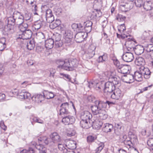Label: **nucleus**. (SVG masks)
<instances>
[{
	"label": "nucleus",
	"instance_id": "63",
	"mask_svg": "<svg viewBox=\"0 0 153 153\" xmlns=\"http://www.w3.org/2000/svg\"><path fill=\"white\" fill-rule=\"evenodd\" d=\"M149 35V34L148 32H147L146 31H144L143 34H142V38H143V39H145L147 38L148 36Z\"/></svg>",
	"mask_w": 153,
	"mask_h": 153
},
{
	"label": "nucleus",
	"instance_id": "3",
	"mask_svg": "<svg viewBox=\"0 0 153 153\" xmlns=\"http://www.w3.org/2000/svg\"><path fill=\"white\" fill-rule=\"evenodd\" d=\"M32 35V31L29 29H28L22 32L21 35H19V37L17 38V40L18 41H19L20 39V41L21 42H26V40H29L31 38Z\"/></svg>",
	"mask_w": 153,
	"mask_h": 153
},
{
	"label": "nucleus",
	"instance_id": "57",
	"mask_svg": "<svg viewBox=\"0 0 153 153\" xmlns=\"http://www.w3.org/2000/svg\"><path fill=\"white\" fill-rule=\"evenodd\" d=\"M84 24L85 26V27H92L93 23L91 21H88L85 22Z\"/></svg>",
	"mask_w": 153,
	"mask_h": 153
},
{
	"label": "nucleus",
	"instance_id": "54",
	"mask_svg": "<svg viewBox=\"0 0 153 153\" xmlns=\"http://www.w3.org/2000/svg\"><path fill=\"white\" fill-rule=\"evenodd\" d=\"M31 94H30L27 92L25 91L24 92L23 96L22 98V99H27L30 97Z\"/></svg>",
	"mask_w": 153,
	"mask_h": 153
},
{
	"label": "nucleus",
	"instance_id": "21",
	"mask_svg": "<svg viewBox=\"0 0 153 153\" xmlns=\"http://www.w3.org/2000/svg\"><path fill=\"white\" fill-rule=\"evenodd\" d=\"M93 120H92V121L93 122L92 123V125H93L95 128L97 129H100L102 125V122L100 119H97L96 118H94Z\"/></svg>",
	"mask_w": 153,
	"mask_h": 153
},
{
	"label": "nucleus",
	"instance_id": "19",
	"mask_svg": "<svg viewBox=\"0 0 153 153\" xmlns=\"http://www.w3.org/2000/svg\"><path fill=\"white\" fill-rule=\"evenodd\" d=\"M85 33L82 31L78 33L75 36V40L77 42L80 43L82 42L85 36Z\"/></svg>",
	"mask_w": 153,
	"mask_h": 153
},
{
	"label": "nucleus",
	"instance_id": "30",
	"mask_svg": "<svg viewBox=\"0 0 153 153\" xmlns=\"http://www.w3.org/2000/svg\"><path fill=\"white\" fill-rule=\"evenodd\" d=\"M66 147L70 149H74L76 148V143L72 140L67 141L66 144Z\"/></svg>",
	"mask_w": 153,
	"mask_h": 153
},
{
	"label": "nucleus",
	"instance_id": "60",
	"mask_svg": "<svg viewBox=\"0 0 153 153\" xmlns=\"http://www.w3.org/2000/svg\"><path fill=\"white\" fill-rule=\"evenodd\" d=\"M31 17V15L30 14L25 13L24 16V20H25L26 21L30 20Z\"/></svg>",
	"mask_w": 153,
	"mask_h": 153
},
{
	"label": "nucleus",
	"instance_id": "31",
	"mask_svg": "<svg viewBox=\"0 0 153 153\" xmlns=\"http://www.w3.org/2000/svg\"><path fill=\"white\" fill-rule=\"evenodd\" d=\"M63 69L68 71H72L74 70V68H72L69 60H65V62L64 64Z\"/></svg>",
	"mask_w": 153,
	"mask_h": 153
},
{
	"label": "nucleus",
	"instance_id": "33",
	"mask_svg": "<svg viewBox=\"0 0 153 153\" xmlns=\"http://www.w3.org/2000/svg\"><path fill=\"white\" fill-rule=\"evenodd\" d=\"M44 22L39 20L35 22L33 26V28L35 30H38L40 29L43 25Z\"/></svg>",
	"mask_w": 153,
	"mask_h": 153
},
{
	"label": "nucleus",
	"instance_id": "12",
	"mask_svg": "<svg viewBox=\"0 0 153 153\" xmlns=\"http://www.w3.org/2000/svg\"><path fill=\"white\" fill-rule=\"evenodd\" d=\"M139 69L141 73L144 75V78L148 79L150 77L151 72L148 68L142 66L140 67Z\"/></svg>",
	"mask_w": 153,
	"mask_h": 153
},
{
	"label": "nucleus",
	"instance_id": "56",
	"mask_svg": "<svg viewBox=\"0 0 153 153\" xmlns=\"http://www.w3.org/2000/svg\"><path fill=\"white\" fill-rule=\"evenodd\" d=\"M6 45L5 42H0V51H3L6 48Z\"/></svg>",
	"mask_w": 153,
	"mask_h": 153
},
{
	"label": "nucleus",
	"instance_id": "15",
	"mask_svg": "<svg viewBox=\"0 0 153 153\" xmlns=\"http://www.w3.org/2000/svg\"><path fill=\"white\" fill-rule=\"evenodd\" d=\"M75 121L74 117L71 116H68L63 118L62 122L65 125L72 124Z\"/></svg>",
	"mask_w": 153,
	"mask_h": 153
},
{
	"label": "nucleus",
	"instance_id": "5",
	"mask_svg": "<svg viewBox=\"0 0 153 153\" xmlns=\"http://www.w3.org/2000/svg\"><path fill=\"white\" fill-rule=\"evenodd\" d=\"M6 20H7V27H8V31H11L12 33L13 31V26L16 25V21L14 16L13 14L12 16H10L7 18Z\"/></svg>",
	"mask_w": 153,
	"mask_h": 153
},
{
	"label": "nucleus",
	"instance_id": "41",
	"mask_svg": "<svg viewBox=\"0 0 153 153\" xmlns=\"http://www.w3.org/2000/svg\"><path fill=\"white\" fill-rule=\"evenodd\" d=\"M32 11L33 12L34 15H38L37 13L38 7L36 4V2L34 3L33 5H31Z\"/></svg>",
	"mask_w": 153,
	"mask_h": 153
},
{
	"label": "nucleus",
	"instance_id": "7",
	"mask_svg": "<svg viewBox=\"0 0 153 153\" xmlns=\"http://www.w3.org/2000/svg\"><path fill=\"white\" fill-rule=\"evenodd\" d=\"M14 17L16 21V25L20 24L24 22V16L23 14L17 11L13 13Z\"/></svg>",
	"mask_w": 153,
	"mask_h": 153
},
{
	"label": "nucleus",
	"instance_id": "58",
	"mask_svg": "<svg viewBox=\"0 0 153 153\" xmlns=\"http://www.w3.org/2000/svg\"><path fill=\"white\" fill-rule=\"evenodd\" d=\"M147 144L149 146L153 147V138H149L147 141ZM152 149L153 150V148Z\"/></svg>",
	"mask_w": 153,
	"mask_h": 153
},
{
	"label": "nucleus",
	"instance_id": "46",
	"mask_svg": "<svg viewBox=\"0 0 153 153\" xmlns=\"http://www.w3.org/2000/svg\"><path fill=\"white\" fill-rule=\"evenodd\" d=\"M104 147V145L103 143H101L99 145V146L97 147L95 150V153H100Z\"/></svg>",
	"mask_w": 153,
	"mask_h": 153
},
{
	"label": "nucleus",
	"instance_id": "34",
	"mask_svg": "<svg viewBox=\"0 0 153 153\" xmlns=\"http://www.w3.org/2000/svg\"><path fill=\"white\" fill-rule=\"evenodd\" d=\"M39 142H41L42 143H44L48 145L50 141V139L46 136H43L39 137L38 139Z\"/></svg>",
	"mask_w": 153,
	"mask_h": 153
},
{
	"label": "nucleus",
	"instance_id": "16",
	"mask_svg": "<svg viewBox=\"0 0 153 153\" xmlns=\"http://www.w3.org/2000/svg\"><path fill=\"white\" fill-rule=\"evenodd\" d=\"M45 16L47 22L51 23L54 20V17L53 15L52 10L48 9L46 11Z\"/></svg>",
	"mask_w": 153,
	"mask_h": 153
},
{
	"label": "nucleus",
	"instance_id": "50",
	"mask_svg": "<svg viewBox=\"0 0 153 153\" xmlns=\"http://www.w3.org/2000/svg\"><path fill=\"white\" fill-rule=\"evenodd\" d=\"M126 17L122 15L118 14L117 16V19L119 22L123 21L126 19Z\"/></svg>",
	"mask_w": 153,
	"mask_h": 153
},
{
	"label": "nucleus",
	"instance_id": "47",
	"mask_svg": "<svg viewBox=\"0 0 153 153\" xmlns=\"http://www.w3.org/2000/svg\"><path fill=\"white\" fill-rule=\"evenodd\" d=\"M96 138L95 137L90 135L87 137V141L89 143H91L94 142Z\"/></svg>",
	"mask_w": 153,
	"mask_h": 153
},
{
	"label": "nucleus",
	"instance_id": "51",
	"mask_svg": "<svg viewBox=\"0 0 153 153\" xmlns=\"http://www.w3.org/2000/svg\"><path fill=\"white\" fill-rule=\"evenodd\" d=\"M128 150L129 151L130 153H139L136 148L133 146H129V148Z\"/></svg>",
	"mask_w": 153,
	"mask_h": 153
},
{
	"label": "nucleus",
	"instance_id": "8",
	"mask_svg": "<svg viewBox=\"0 0 153 153\" xmlns=\"http://www.w3.org/2000/svg\"><path fill=\"white\" fill-rule=\"evenodd\" d=\"M60 107L59 115L61 116L62 117H63L62 115H67L69 113L68 111V104L67 102L62 103Z\"/></svg>",
	"mask_w": 153,
	"mask_h": 153
},
{
	"label": "nucleus",
	"instance_id": "53",
	"mask_svg": "<svg viewBox=\"0 0 153 153\" xmlns=\"http://www.w3.org/2000/svg\"><path fill=\"white\" fill-rule=\"evenodd\" d=\"M126 30V27L124 24H122L120 25L118 27V30L119 32H123Z\"/></svg>",
	"mask_w": 153,
	"mask_h": 153
},
{
	"label": "nucleus",
	"instance_id": "29",
	"mask_svg": "<svg viewBox=\"0 0 153 153\" xmlns=\"http://www.w3.org/2000/svg\"><path fill=\"white\" fill-rule=\"evenodd\" d=\"M131 4V3H129L120 5V9L122 11L126 12L131 9V7L130 5Z\"/></svg>",
	"mask_w": 153,
	"mask_h": 153
},
{
	"label": "nucleus",
	"instance_id": "44",
	"mask_svg": "<svg viewBox=\"0 0 153 153\" xmlns=\"http://www.w3.org/2000/svg\"><path fill=\"white\" fill-rule=\"evenodd\" d=\"M72 39L69 38H64V43L66 46H70L73 44V42L72 41Z\"/></svg>",
	"mask_w": 153,
	"mask_h": 153
},
{
	"label": "nucleus",
	"instance_id": "28",
	"mask_svg": "<svg viewBox=\"0 0 153 153\" xmlns=\"http://www.w3.org/2000/svg\"><path fill=\"white\" fill-rule=\"evenodd\" d=\"M43 94H44V98L47 99L53 98L56 96L53 92L48 91H44L43 92Z\"/></svg>",
	"mask_w": 153,
	"mask_h": 153
},
{
	"label": "nucleus",
	"instance_id": "48",
	"mask_svg": "<svg viewBox=\"0 0 153 153\" xmlns=\"http://www.w3.org/2000/svg\"><path fill=\"white\" fill-rule=\"evenodd\" d=\"M144 0H135V4L137 7H140L143 5Z\"/></svg>",
	"mask_w": 153,
	"mask_h": 153
},
{
	"label": "nucleus",
	"instance_id": "25",
	"mask_svg": "<svg viewBox=\"0 0 153 153\" xmlns=\"http://www.w3.org/2000/svg\"><path fill=\"white\" fill-rule=\"evenodd\" d=\"M134 51L136 55H139L144 52V48L141 45H138L134 47Z\"/></svg>",
	"mask_w": 153,
	"mask_h": 153
},
{
	"label": "nucleus",
	"instance_id": "62",
	"mask_svg": "<svg viewBox=\"0 0 153 153\" xmlns=\"http://www.w3.org/2000/svg\"><path fill=\"white\" fill-rule=\"evenodd\" d=\"M0 127L4 130H6L7 129V126L4 125L3 121L0 122Z\"/></svg>",
	"mask_w": 153,
	"mask_h": 153
},
{
	"label": "nucleus",
	"instance_id": "13",
	"mask_svg": "<svg viewBox=\"0 0 153 153\" xmlns=\"http://www.w3.org/2000/svg\"><path fill=\"white\" fill-rule=\"evenodd\" d=\"M26 42H22L21 43L25 45H26L28 50H31L34 49L35 47V42L33 39H29L26 40Z\"/></svg>",
	"mask_w": 153,
	"mask_h": 153
},
{
	"label": "nucleus",
	"instance_id": "36",
	"mask_svg": "<svg viewBox=\"0 0 153 153\" xmlns=\"http://www.w3.org/2000/svg\"><path fill=\"white\" fill-rule=\"evenodd\" d=\"M152 4V2L151 1H146L143 4L144 8L147 11L150 10L152 8L151 6Z\"/></svg>",
	"mask_w": 153,
	"mask_h": 153
},
{
	"label": "nucleus",
	"instance_id": "49",
	"mask_svg": "<svg viewBox=\"0 0 153 153\" xmlns=\"http://www.w3.org/2000/svg\"><path fill=\"white\" fill-rule=\"evenodd\" d=\"M114 64L117 68L118 69L120 67L121 64H120L119 61L116 58H114L112 59Z\"/></svg>",
	"mask_w": 153,
	"mask_h": 153
},
{
	"label": "nucleus",
	"instance_id": "9",
	"mask_svg": "<svg viewBox=\"0 0 153 153\" xmlns=\"http://www.w3.org/2000/svg\"><path fill=\"white\" fill-rule=\"evenodd\" d=\"M113 74V73L112 72L110 71H107L105 73V74L107 75V77L108 78L109 81L113 83V84L115 86V85L119 84V80L118 78L114 76L112 74Z\"/></svg>",
	"mask_w": 153,
	"mask_h": 153
},
{
	"label": "nucleus",
	"instance_id": "32",
	"mask_svg": "<svg viewBox=\"0 0 153 153\" xmlns=\"http://www.w3.org/2000/svg\"><path fill=\"white\" fill-rule=\"evenodd\" d=\"M142 74L141 73L140 71H136L134 73V79L137 81H141L142 80L143 78L142 76Z\"/></svg>",
	"mask_w": 153,
	"mask_h": 153
},
{
	"label": "nucleus",
	"instance_id": "39",
	"mask_svg": "<svg viewBox=\"0 0 153 153\" xmlns=\"http://www.w3.org/2000/svg\"><path fill=\"white\" fill-rule=\"evenodd\" d=\"M58 147L59 149L64 153H66L67 152V149L65 148L64 144L58 143Z\"/></svg>",
	"mask_w": 153,
	"mask_h": 153
},
{
	"label": "nucleus",
	"instance_id": "45",
	"mask_svg": "<svg viewBox=\"0 0 153 153\" xmlns=\"http://www.w3.org/2000/svg\"><path fill=\"white\" fill-rule=\"evenodd\" d=\"M33 121H31V123L33 125H34V122H36L41 124L44 123L43 121L37 117H34L32 119Z\"/></svg>",
	"mask_w": 153,
	"mask_h": 153
},
{
	"label": "nucleus",
	"instance_id": "59",
	"mask_svg": "<svg viewBox=\"0 0 153 153\" xmlns=\"http://www.w3.org/2000/svg\"><path fill=\"white\" fill-rule=\"evenodd\" d=\"M26 150H23V152H25L26 153H33L34 151L33 149L32 148H30L27 151V152H26ZM41 153H46L45 151H42Z\"/></svg>",
	"mask_w": 153,
	"mask_h": 153
},
{
	"label": "nucleus",
	"instance_id": "26",
	"mask_svg": "<svg viewBox=\"0 0 153 153\" xmlns=\"http://www.w3.org/2000/svg\"><path fill=\"white\" fill-rule=\"evenodd\" d=\"M135 64L138 66H143L145 64V61L144 59L141 57L136 58L135 60Z\"/></svg>",
	"mask_w": 153,
	"mask_h": 153
},
{
	"label": "nucleus",
	"instance_id": "14",
	"mask_svg": "<svg viewBox=\"0 0 153 153\" xmlns=\"http://www.w3.org/2000/svg\"><path fill=\"white\" fill-rule=\"evenodd\" d=\"M31 99L33 101L37 103L41 102L44 100V94H36L32 97Z\"/></svg>",
	"mask_w": 153,
	"mask_h": 153
},
{
	"label": "nucleus",
	"instance_id": "42",
	"mask_svg": "<svg viewBox=\"0 0 153 153\" xmlns=\"http://www.w3.org/2000/svg\"><path fill=\"white\" fill-rule=\"evenodd\" d=\"M108 59L107 55L104 54L102 56H100L98 59L97 61L99 62H102L106 61Z\"/></svg>",
	"mask_w": 153,
	"mask_h": 153
},
{
	"label": "nucleus",
	"instance_id": "20",
	"mask_svg": "<svg viewBox=\"0 0 153 153\" xmlns=\"http://www.w3.org/2000/svg\"><path fill=\"white\" fill-rule=\"evenodd\" d=\"M125 45L128 51H134L135 47L133 42L130 40H127L125 42Z\"/></svg>",
	"mask_w": 153,
	"mask_h": 153
},
{
	"label": "nucleus",
	"instance_id": "43",
	"mask_svg": "<svg viewBox=\"0 0 153 153\" xmlns=\"http://www.w3.org/2000/svg\"><path fill=\"white\" fill-rule=\"evenodd\" d=\"M65 62V60L64 61L60 59L57 60L56 62V63L58 65L57 66V68L63 69Z\"/></svg>",
	"mask_w": 153,
	"mask_h": 153
},
{
	"label": "nucleus",
	"instance_id": "22",
	"mask_svg": "<svg viewBox=\"0 0 153 153\" xmlns=\"http://www.w3.org/2000/svg\"><path fill=\"white\" fill-rule=\"evenodd\" d=\"M92 123L88 122V121L84 120H81L80 121V125L83 128L88 129L92 126Z\"/></svg>",
	"mask_w": 153,
	"mask_h": 153
},
{
	"label": "nucleus",
	"instance_id": "35",
	"mask_svg": "<svg viewBox=\"0 0 153 153\" xmlns=\"http://www.w3.org/2000/svg\"><path fill=\"white\" fill-rule=\"evenodd\" d=\"M36 38L39 40V42H41L45 41V36L44 34L42 32H39L36 33Z\"/></svg>",
	"mask_w": 153,
	"mask_h": 153
},
{
	"label": "nucleus",
	"instance_id": "4",
	"mask_svg": "<svg viewBox=\"0 0 153 153\" xmlns=\"http://www.w3.org/2000/svg\"><path fill=\"white\" fill-rule=\"evenodd\" d=\"M96 47L93 44L91 45L85 52V54L87 59H90L94 56Z\"/></svg>",
	"mask_w": 153,
	"mask_h": 153
},
{
	"label": "nucleus",
	"instance_id": "64",
	"mask_svg": "<svg viewBox=\"0 0 153 153\" xmlns=\"http://www.w3.org/2000/svg\"><path fill=\"white\" fill-rule=\"evenodd\" d=\"M129 138H130V140H131V141H132V140H133V141H136L137 138V137L135 134H134L133 135L130 136Z\"/></svg>",
	"mask_w": 153,
	"mask_h": 153
},
{
	"label": "nucleus",
	"instance_id": "37",
	"mask_svg": "<svg viewBox=\"0 0 153 153\" xmlns=\"http://www.w3.org/2000/svg\"><path fill=\"white\" fill-rule=\"evenodd\" d=\"M17 25H19V29L22 33L27 30L28 25L26 23H24L23 22V23H22L20 24H17Z\"/></svg>",
	"mask_w": 153,
	"mask_h": 153
},
{
	"label": "nucleus",
	"instance_id": "6",
	"mask_svg": "<svg viewBox=\"0 0 153 153\" xmlns=\"http://www.w3.org/2000/svg\"><path fill=\"white\" fill-rule=\"evenodd\" d=\"M108 96V97H110L112 99L118 100L122 97L123 94L119 88H115L110 95Z\"/></svg>",
	"mask_w": 153,
	"mask_h": 153
},
{
	"label": "nucleus",
	"instance_id": "61",
	"mask_svg": "<svg viewBox=\"0 0 153 153\" xmlns=\"http://www.w3.org/2000/svg\"><path fill=\"white\" fill-rule=\"evenodd\" d=\"M51 24L49 25V26L50 28L52 29H53L56 28V27H58V26L55 23L54 21L53 22H51V23H50Z\"/></svg>",
	"mask_w": 153,
	"mask_h": 153
},
{
	"label": "nucleus",
	"instance_id": "18",
	"mask_svg": "<svg viewBox=\"0 0 153 153\" xmlns=\"http://www.w3.org/2000/svg\"><path fill=\"white\" fill-rule=\"evenodd\" d=\"M124 82L127 83H131L134 81V76L133 75L129 74H124L122 77Z\"/></svg>",
	"mask_w": 153,
	"mask_h": 153
},
{
	"label": "nucleus",
	"instance_id": "10",
	"mask_svg": "<svg viewBox=\"0 0 153 153\" xmlns=\"http://www.w3.org/2000/svg\"><path fill=\"white\" fill-rule=\"evenodd\" d=\"M92 115L88 111H84L81 113L80 118L81 120H87L89 123L93 122L92 121Z\"/></svg>",
	"mask_w": 153,
	"mask_h": 153
},
{
	"label": "nucleus",
	"instance_id": "23",
	"mask_svg": "<svg viewBox=\"0 0 153 153\" xmlns=\"http://www.w3.org/2000/svg\"><path fill=\"white\" fill-rule=\"evenodd\" d=\"M113 128V126L112 124L106 123L104 124L102 129L104 132L108 133L111 132Z\"/></svg>",
	"mask_w": 153,
	"mask_h": 153
},
{
	"label": "nucleus",
	"instance_id": "27",
	"mask_svg": "<svg viewBox=\"0 0 153 153\" xmlns=\"http://www.w3.org/2000/svg\"><path fill=\"white\" fill-rule=\"evenodd\" d=\"M128 71V67L127 65L121 64L120 67L118 69V72L125 74H127Z\"/></svg>",
	"mask_w": 153,
	"mask_h": 153
},
{
	"label": "nucleus",
	"instance_id": "40",
	"mask_svg": "<svg viewBox=\"0 0 153 153\" xmlns=\"http://www.w3.org/2000/svg\"><path fill=\"white\" fill-rule=\"evenodd\" d=\"M65 38H67L72 39L73 38V32L70 30H67L65 31L64 34Z\"/></svg>",
	"mask_w": 153,
	"mask_h": 153
},
{
	"label": "nucleus",
	"instance_id": "17",
	"mask_svg": "<svg viewBox=\"0 0 153 153\" xmlns=\"http://www.w3.org/2000/svg\"><path fill=\"white\" fill-rule=\"evenodd\" d=\"M50 137L53 143H59L62 140L60 137L56 132L51 133L50 135Z\"/></svg>",
	"mask_w": 153,
	"mask_h": 153
},
{
	"label": "nucleus",
	"instance_id": "1",
	"mask_svg": "<svg viewBox=\"0 0 153 153\" xmlns=\"http://www.w3.org/2000/svg\"><path fill=\"white\" fill-rule=\"evenodd\" d=\"M94 105L91 107L92 113L95 115L94 118H97L100 120H105L108 117V115L103 108H108L115 103L109 101L104 102L100 100H97L94 102Z\"/></svg>",
	"mask_w": 153,
	"mask_h": 153
},
{
	"label": "nucleus",
	"instance_id": "52",
	"mask_svg": "<svg viewBox=\"0 0 153 153\" xmlns=\"http://www.w3.org/2000/svg\"><path fill=\"white\" fill-rule=\"evenodd\" d=\"M63 43L62 41H60L59 42H55V48L56 49L61 47L63 45Z\"/></svg>",
	"mask_w": 153,
	"mask_h": 153
},
{
	"label": "nucleus",
	"instance_id": "24",
	"mask_svg": "<svg viewBox=\"0 0 153 153\" xmlns=\"http://www.w3.org/2000/svg\"><path fill=\"white\" fill-rule=\"evenodd\" d=\"M54 41L52 38H50L45 41V46L47 49L52 48L54 46Z\"/></svg>",
	"mask_w": 153,
	"mask_h": 153
},
{
	"label": "nucleus",
	"instance_id": "38",
	"mask_svg": "<svg viewBox=\"0 0 153 153\" xmlns=\"http://www.w3.org/2000/svg\"><path fill=\"white\" fill-rule=\"evenodd\" d=\"M71 66L72 68H76L79 64V61L76 59H71L70 60Z\"/></svg>",
	"mask_w": 153,
	"mask_h": 153
},
{
	"label": "nucleus",
	"instance_id": "2",
	"mask_svg": "<svg viewBox=\"0 0 153 153\" xmlns=\"http://www.w3.org/2000/svg\"><path fill=\"white\" fill-rule=\"evenodd\" d=\"M104 94L107 97H108L113 91L115 89V86L110 81L106 82L104 84Z\"/></svg>",
	"mask_w": 153,
	"mask_h": 153
},
{
	"label": "nucleus",
	"instance_id": "55",
	"mask_svg": "<svg viewBox=\"0 0 153 153\" xmlns=\"http://www.w3.org/2000/svg\"><path fill=\"white\" fill-rule=\"evenodd\" d=\"M25 90H19V91L18 93H17V95L18 96V97L21 99H22V98L23 96V94Z\"/></svg>",
	"mask_w": 153,
	"mask_h": 153
},
{
	"label": "nucleus",
	"instance_id": "11",
	"mask_svg": "<svg viewBox=\"0 0 153 153\" xmlns=\"http://www.w3.org/2000/svg\"><path fill=\"white\" fill-rule=\"evenodd\" d=\"M122 58L125 62H130L132 61L134 59L133 53L130 52H127L123 54Z\"/></svg>",
	"mask_w": 153,
	"mask_h": 153
}]
</instances>
